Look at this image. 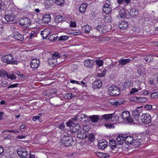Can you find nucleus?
<instances>
[{"label":"nucleus","instance_id":"69168bd1","mask_svg":"<svg viewBox=\"0 0 158 158\" xmlns=\"http://www.w3.org/2000/svg\"><path fill=\"white\" fill-rule=\"evenodd\" d=\"M17 75L19 77L22 78H24L25 77L24 74H20L19 73H18L17 72Z\"/></svg>","mask_w":158,"mask_h":158},{"label":"nucleus","instance_id":"052dcab7","mask_svg":"<svg viewBox=\"0 0 158 158\" xmlns=\"http://www.w3.org/2000/svg\"><path fill=\"white\" fill-rule=\"evenodd\" d=\"M8 131L11 133L13 132L16 133H18L19 132V130L17 129H13L11 130H9Z\"/></svg>","mask_w":158,"mask_h":158},{"label":"nucleus","instance_id":"f8f14e48","mask_svg":"<svg viewBox=\"0 0 158 158\" xmlns=\"http://www.w3.org/2000/svg\"><path fill=\"white\" fill-rule=\"evenodd\" d=\"M136 82L138 83L139 85L137 88L134 87L132 88L131 90L130 91V94H135L142 89L140 85L142 83L141 82L140 80H137L136 81Z\"/></svg>","mask_w":158,"mask_h":158},{"label":"nucleus","instance_id":"4d7b16f0","mask_svg":"<svg viewBox=\"0 0 158 158\" xmlns=\"http://www.w3.org/2000/svg\"><path fill=\"white\" fill-rule=\"evenodd\" d=\"M105 126L107 129H111L114 128V124H105Z\"/></svg>","mask_w":158,"mask_h":158},{"label":"nucleus","instance_id":"79ce46f5","mask_svg":"<svg viewBox=\"0 0 158 158\" xmlns=\"http://www.w3.org/2000/svg\"><path fill=\"white\" fill-rule=\"evenodd\" d=\"M142 141L141 139H136L134 141L133 143L134 145L137 146H140L142 144Z\"/></svg>","mask_w":158,"mask_h":158},{"label":"nucleus","instance_id":"a19ab883","mask_svg":"<svg viewBox=\"0 0 158 158\" xmlns=\"http://www.w3.org/2000/svg\"><path fill=\"white\" fill-rule=\"evenodd\" d=\"M6 8L7 6L6 4L1 1V3H0V10L1 11L6 10Z\"/></svg>","mask_w":158,"mask_h":158},{"label":"nucleus","instance_id":"0e129e2a","mask_svg":"<svg viewBox=\"0 0 158 158\" xmlns=\"http://www.w3.org/2000/svg\"><path fill=\"white\" fill-rule=\"evenodd\" d=\"M52 57H56L57 58V57H60V55L58 53L55 52L53 54Z\"/></svg>","mask_w":158,"mask_h":158},{"label":"nucleus","instance_id":"09e8293b","mask_svg":"<svg viewBox=\"0 0 158 158\" xmlns=\"http://www.w3.org/2000/svg\"><path fill=\"white\" fill-rule=\"evenodd\" d=\"M69 38V37L67 35H62L58 37V41L66 40Z\"/></svg>","mask_w":158,"mask_h":158},{"label":"nucleus","instance_id":"49530a36","mask_svg":"<svg viewBox=\"0 0 158 158\" xmlns=\"http://www.w3.org/2000/svg\"><path fill=\"white\" fill-rule=\"evenodd\" d=\"M75 97V95L72 94L71 93L66 94L64 95V97L65 98L67 99H70Z\"/></svg>","mask_w":158,"mask_h":158},{"label":"nucleus","instance_id":"58836bf2","mask_svg":"<svg viewBox=\"0 0 158 158\" xmlns=\"http://www.w3.org/2000/svg\"><path fill=\"white\" fill-rule=\"evenodd\" d=\"M138 73L140 75L144 74L145 73V69L142 67L139 68L138 70Z\"/></svg>","mask_w":158,"mask_h":158},{"label":"nucleus","instance_id":"338daca9","mask_svg":"<svg viewBox=\"0 0 158 158\" xmlns=\"http://www.w3.org/2000/svg\"><path fill=\"white\" fill-rule=\"evenodd\" d=\"M70 82L71 83L73 84L76 83L77 84L80 85V82L75 80H71Z\"/></svg>","mask_w":158,"mask_h":158},{"label":"nucleus","instance_id":"8fccbe9b","mask_svg":"<svg viewBox=\"0 0 158 158\" xmlns=\"http://www.w3.org/2000/svg\"><path fill=\"white\" fill-rule=\"evenodd\" d=\"M131 86V82L129 80H127L124 83V87L125 88H128Z\"/></svg>","mask_w":158,"mask_h":158},{"label":"nucleus","instance_id":"a18cd8bd","mask_svg":"<svg viewBox=\"0 0 158 158\" xmlns=\"http://www.w3.org/2000/svg\"><path fill=\"white\" fill-rule=\"evenodd\" d=\"M95 62L98 67L102 66L103 65V61L101 59H98L96 60Z\"/></svg>","mask_w":158,"mask_h":158},{"label":"nucleus","instance_id":"e2e57ef3","mask_svg":"<svg viewBox=\"0 0 158 158\" xmlns=\"http://www.w3.org/2000/svg\"><path fill=\"white\" fill-rule=\"evenodd\" d=\"M89 138L90 141H92L94 139V135L93 134H90L89 135Z\"/></svg>","mask_w":158,"mask_h":158},{"label":"nucleus","instance_id":"37998d69","mask_svg":"<svg viewBox=\"0 0 158 158\" xmlns=\"http://www.w3.org/2000/svg\"><path fill=\"white\" fill-rule=\"evenodd\" d=\"M65 33L67 34L70 35L72 36H74L77 35H78L81 34V32H71L69 31H67L65 32Z\"/></svg>","mask_w":158,"mask_h":158},{"label":"nucleus","instance_id":"e433bc0d","mask_svg":"<svg viewBox=\"0 0 158 158\" xmlns=\"http://www.w3.org/2000/svg\"><path fill=\"white\" fill-rule=\"evenodd\" d=\"M99 116L98 115H92L89 116V118H90L91 121L93 123L96 122L99 118Z\"/></svg>","mask_w":158,"mask_h":158},{"label":"nucleus","instance_id":"a211bd4d","mask_svg":"<svg viewBox=\"0 0 158 158\" xmlns=\"http://www.w3.org/2000/svg\"><path fill=\"white\" fill-rule=\"evenodd\" d=\"M103 11L106 14H109L112 11L110 6L108 4H106L103 6Z\"/></svg>","mask_w":158,"mask_h":158},{"label":"nucleus","instance_id":"ddd939ff","mask_svg":"<svg viewBox=\"0 0 158 158\" xmlns=\"http://www.w3.org/2000/svg\"><path fill=\"white\" fill-rule=\"evenodd\" d=\"M88 117L89 116H87L86 114L79 113L77 115L74 117L72 118L71 119L73 121L78 120L81 121L83 119L85 120L86 119H88Z\"/></svg>","mask_w":158,"mask_h":158},{"label":"nucleus","instance_id":"864d4df0","mask_svg":"<svg viewBox=\"0 0 158 158\" xmlns=\"http://www.w3.org/2000/svg\"><path fill=\"white\" fill-rule=\"evenodd\" d=\"M122 103V102L120 100L114 101L110 102L111 104L116 106L119 105L121 104Z\"/></svg>","mask_w":158,"mask_h":158},{"label":"nucleus","instance_id":"4468645a","mask_svg":"<svg viewBox=\"0 0 158 158\" xmlns=\"http://www.w3.org/2000/svg\"><path fill=\"white\" fill-rule=\"evenodd\" d=\"M30 24V21L28 18H23L20 19V24L21 25L27 27L29 26Z\"/></svg>","mask_w":158,"mask_h":158},{"label":"nucleus","instance_id":"0eeeda50","mask_svg":"<svg viewBox=\"0 0 158 158\" xmlns=\"http://www.w3.org/2000/svg\"><path fill=\"white\" fill-rule=\"evenodd\" d=\"M140 120L142 123L148 124L151 122V117L149 114H143L140 117Z\"/></svg>","mask_w":158,"mask_h":158},{"label":"nucleus","instance_id":"c03bdc74","mask_svg":"<svg viewBox=\"0 0 158 158\" xmlns=\"http://www.w3.org/2000/svg\"><path fill=\"white\" fill-rule=\"evenodd\" d=\"M113 114H108L102 115V117L106 120H108L111 119L112 117Z\"/></svg>","mask_w":158,"mask_h":158},{"label":"nucleus","instance_id":"4be33fe9","mask_svg":"<svg viewBox=\"0 0 158 158\" xmlns=\"http://www.w3.org/2000/svg\"><path fill=\"white\" fill-rule=\"evenodd\" d=\"M128 23L126 21L122 22L119 25V28L123 30L127 29L128 27Z\"/></svg>","mask_w":158,"mask_h":158},{"label":"nucleus","instance_id":"f704fd0d","mask_svg":"<svg viewBox=\"0 0 158 158\" xmlns=\"http://www.w3.org/2000/svg\"><path fill=\"white\" fill-rule=\"evenodd\" d=\"M87 5L86 3H84L81 4L80 6L79 10L80 13H83L86 10Z\"/></svg>","mask_w":158,"mask_h":158},{"label":"nucleus","instance_id":"2eb2a0df","mask_svg":"<svg viewBox=\"0 0 158 158\" xmlns=\"http://www.w3.org/2000/svg\"><path fill=\"white\" fill-rule=\"evenodd\" d=\"M108 143L105 139L100 140L98 143V148L99 149L103 150L107 146Z\"/></svg>","mask_w":158,"mask_h":158},{"label":"nucleus","instance_id":"9b49d317","mask_svg":"<svg viewBox=\"0 0 158 158\" xmlns=\"http://www.w3.org/2000/svg\"><path fill=\"white\" fill-rule=\"evenodd\" d=\"M40 65V61L37 59H33L31 62V67L34 70L37 69Z\"/></svg>","mask_w":158,"mask_h":158},{"label":"nucleus","instance_id":"b1692460","mask_svg":"<svg viewBox=\"0 0 158 158\" xmlns=\"http://www.w3.org/2000/svg\"><path fill=\"white\" fill-rule=\"evenodd\" d=\"M134 100L136 102L139 103H144L147 102V98L143 97H136L134 98Z\"/></svg>","mask_w":158,"mask_h":158},{"label":"nucleus","instance_id":"5701e85b","mask_svg":"<svg viewBox=\"0 0 158 158\" xmlns=\"http://www.w3.org/2000/svg\"><path fill=\"white\" fill-rule=\"evenodd\" d=\"M131 60L130 59H121L118 61V65L124 66L129 63Z\"/></svg>","mask_w":158,"mask_h":158},{"label":"nucleus","instance_id":"393cba45","mask_svg":"<svg viewBox=\"0 0 158 158\" xmlns=\"http://www.w3.org/2000/svg\"><path fill=\"white\" fill-rule=\"evenodd\" d=\"M5 19L8 22H12L14 20L15 16L13 14L5 15Z\"/></svg>","mask_w":158,"mask_h":158},{"label":"nucleus","instance_id":"412c9836","mask_svg":"<svg viewBox=\"0 0 158 158\" xmlns=\"http://www.w3.org/2000/svg\"><path fill=\"white\" fill-rule=\"evenodd\" d=\"M125 135L122 134L119 135L117 137V143L118 145H121L124 140L125 141Z\"/></svg>","mask_w":158,"mask_h":158},{"label":"nucleus","instance_id":"7ed1b4c3","mask_svg":"<svg viewBox=\"0 0 158 158\" xmlns=\"http://www.w3.org/2000/svg\"><path fill=\"white\" fill-rule=\"evenodd\" d=\"M120 90L115 85H111L108 88V93L110 95L116 96L120 94Z\"/></svg>","mask_w":158,"mask_h":158},{"label":"nucleus","instance_id":"13d9d810","mask_svg":"<svg viewBox=\"0 0 158 158\" xmlns=\"http://www.w3.org/2000/svg\"><path fill=\"white\" fill-rule=\"evenodd\" d=\"M42 115V113H40L37 116H34L33 117L32 120L34 121H35L37 119H39V118Z\"/></svg>","mask_w":158,"mask_h":158},{"label":"nucleus","instance_id":"bb28decb","mask_svg":"<svg viewBox=\"0 0 158 158\" xmlns=\"http://www.w3.org/2000/svg\"><path fill=\"white\" fill-rule=\"evenodd\" d=\"M54 3V2L53 0H47L44 2V5L45 8L48 9L52 6Z\"/></svg>","mask_w":158,"mask_h":158},{"label":"nucleus","instance_id":"423d86ee","mask_svg":"<svg viewBox=\"0 0 158 158\" xmlns=\"http://www.w3.org/2000/svg\"><path fill=\"white\" fill-rule=\"evenodd\" d=\"M23 33L25 34L24 35L26 36V38L30 39H32L37 36V34L35 31H28V29H26L23 31Z\"/></svg>","mask_w":158,"mask_h":158},{"label":"nucleus","instance_id":"680f3d73","mask_svg":"<svg viewBox=\"0 0 158 158\" xmlns=\"http://www.w3.org/2000/svg\"><path fill=\"white\" fill-rule=\"evenodd\" d=\"M18 85V83H16L15 84H13L10 85L8 88V89L11 88H15L17 87Z\"/></svg>","mask_w":158,"mask_h":158},{"label":"nucleus","instance_id":"39448f33","mask_svg":"<svg viewBox=\"0 0 158 158\" xmlns=\"http://www.w3.org/2000/svg\"><path fill=\"white\" fill-rule=\"evenodd\" d=\"M116 13H118L117 15L118 18H123L126 16V11L123 8L121 7H118L115 10Z\"/></svg>","mask_w":158,"mask_h":158},{"label":"nucleus","instance_id":"aec40b11","mask_svg":"<svg viewBox=\"0 0 158 158\" xmlns=\"http://www.w3.org/2000/svg\"><path fill=\"white\" fill-rule=\"evenodd\" d=\"M102 85V83L100 80H96L92 84L93 88L94 89L99 88Z\"/></svg>","mask_w":158,"mask_h":158},{"label":"nucleus","instance_id":"f3484780","mask_svg":"<svg viewBox=\"0 0 158 158\" xmlns=\"http://www.w3.org/2000/svg\"><path fill=\"white\" fill-rule=\"evenodd\" d=\"M51 32V29L48 28H46L41 31L40 34L43 39H44L47 38L50 33Z\"/></svg>","mask_w":158,"mask_h":158},{"label":"nucleus","instance_id":"603ef678","mask_svg":"<svg viewBox=\"0 0 158 158\" xmlns=\"http://www.w3.org/2000/svg\"><path fill=\"white\" fill-rule=\"evenodd\" d=\"M150 97L152 99H157L158 98V92H155L152 93L150 95Z\"/></svg>","mask_w":158,"mask_h":158},{"label":"nucleus","instance_id":"5fc2aeb1","mask_svg":"<svg viewBox=\"0 0 158 158\" xmlns=\"http://www.w3.org/2000/svg\"><path fill=\"white\" fill-rule=\"evenodd\" d=\"M7 73L4 70H2L0 72V76L2 77H4L6 76Z\"/></svg>","mask_w":158,"mask_h":158},{"label":"nucleus","instance_id":"f257e3e1","mask_svg":"<svg viewBox=\"0 0 158 158\" xmlns=\"http://www.w3.org/2000/svg\"><path fill=\"white\" fill-rule=\"evenodd\" d=\"M14 59L13 56L12 54H9L3 56L2 60L3 62L6 63V64H17L18 62L17 61H13Z\"/></svg>","mask_w":158,"mask_h":158},{"label":"nucleus","instance_id":"ea45409f","mask_svg":"<svg viewBox=\"0 0 158 158\" xmlns=\"http://www.w3.org/2000/svg\"><path fill=\"white\" fill-rule=\"evenodd\" d=\"M110 146L112 149L114 148L116 146V143L114 140L110 139L109 141Z\"/></svg>","mask_w":158,"mask_h":158},{"label":"nucleus","instance_id":"774afa93","mask_svg":"<svg viewBox=\"0 0 158 158\" xmlns=\"http://www.w3.org/2000/svg\"><path fill=\"white\" fill-rule=\"evenodd\" d=\"M70 26L72 27H75L76 26V24L75 22H71V23L70 24Z\"/></svg>","mask_w":158,"mask_h":158},{"label":"nucleus","instance_id":"1a4fd4ad","mask_svg":"<svg viewBox=\"0 0 158 158\" xmlns=\"http://www.w3.org/2000/svg\"><path fill=\"white\" fill-rule=\"evenodd\" d=\"M121 117L124 120H126L128 122H132L134 121L133 119L130 116V112L127 111L123 112Z\"/></svg>","mask_w":158,"mask_h":158},{"label":"nucleus","instance_id":"4c0bfd02","mask_svg":"<svg viewBox=\"0 0 158 158\" xmlns=\"http://www.w3.org/2000/svg\"><path fill=\"white\" fill-rule=\"evenodd\" d=\"M58 35L57 34L52 35L49 38L48 40L50 41H55L57 40H58Z\"/></svg>","mask_w":158,"mask_h":158},{"label":"nucleus","instance_id":"cd10ccee","mask_svg":"<svg viewBox=\"0 0 158 158\" xmlns=\"http://www.w3.org/2000/svg\"><path fill=\"white\" fill-rule=\"evenodd\" d=\"M24 35H21L18 33L14 34L13 37L15 39L20 41H23L24 38Z\"/></svg>","mask_w":158,"mask_h":158},{"label":"nucleus","instance_id":"c9c22d12","mask_svg":"<svg viewBox=\"0 0 158 158\" xmlns=\"http://www.w3.org/2000/svg\"><path fill=\"white\" fill-rule=\"evenodd\" d=\"M82 31L85 33H88L91 29V27L89 25H84L82 28Z\"/></svg>","mask_w":158,"mask_h":158},{"label":"nucleus","instance_id":"6e6d98bb","mask_svg":"<svg viewBox=\"0 0 158 158\" xmlns=\"http://www.w3.org/2000/svg\"><path fill=\"white\" fill-rule=\"evenodd\" d=\"M152 106L151 105L148 104L145 105L144 106V108L147 110H151L152 108Z\"/></svg>","mask_w":158,"mask_h":158},{"label":"nucleus","instance_id":"f03ea898","mask_svg":"<svg viewBox=\"0 0 158 158\" xmlns=\"http://www.w3.org/2000/svg\"><path fill=\"white\" fill-rule=\"evenodd\" d=\"M73 120L71 119L66 123L67 126L70 127V130L73 133L77 132L80 129V127L77 124L73 123Z\"/></svg>","mask_w":158,"mask_h":158},{"label":"nucleus","instance_id":"2f4dec72","mask_svg":"<svg viewBox=\"0 0 158 158\" xmlns=\"http://www.w3.org/2000/svg\"><path fill=\"white\" fill-rule=\"evenodd\" d=\"M133 138L130 136H126L125 135V141L127 144H131L133 143Z\"/></svg>","mask_w":158,"mask_h":158},{"label":"nucleus","instance_id":"7c9ffc66","mask_svg":"<svg viewBox=\"0 0 158 158\" xmlns=\"http://www.w3.org/2000/svg\"><path fill=\"white\" fill-rule=\"evenodd\" d=\"M48 61L49 64L52 66L55 65L57 63L56 58L52 57L48 59Z\"/></svg>","mask_w":158,"mask_h":158},{"label":"nucleus","instance_id":"9d476101","mask_svg":"<svg viewBox=\"0 0 158 158\" xmlns=\"http://www.w3.org/2000/svg\"><path fill=\"white\" fill-rule=\"evenodd\" d=\"M73 139L72 137L64 136L62 139V142L66 146L68 147L71 146L72 145Z\"/></svg>","mask_w":158,"mask_h":158},{"label":"nucleus","instance_id":"de8ad7c7","mask_svg":"<svg viewBox=\"0 0 158 158\" xmlns=\"http://www.w3.org/2000/svg\"><path fill=\"white\" fill-rule=\"evenodd\" d=\"M6 77L10 79L11 80L15 79L16 78L15 75L13 73L12 74L7 73V74H6Z\"/></svg>","mask_w":158,"mask_h":158},{"label":"nucleus","instance_id":"a878e982","mask_svg":"<svg viewBox=\"0 0 158 158\" xmlns=\"http://www.w3.org/2000/svg\"><path fill=\"white\" fill-rule=\"evenodd\" d=\"M106 27L103 25H98L96 27V29L102 34L105 33L106 32Z\"/></svg>","mask_w":158,"mask_h":158},{"label":"nucleus","instance_id":"c85d7f7f","mask_svg":"<svg viewBox=\"0 0 158 158\" xmlns=\"http://www.w3.org/2000/svg\"><path fill=\"white\" fill-rule=\"evenodd\" d=\"M129 14L131 18L136 17L138 14V11L135 9L133 8L130 10Z\"/></svg>","mask_w":158,"mask_h":158},{"label":"nucleus","instance_id":"473e14b6","mask_svg":"<svg viewBox=\"0 0 158 158\" xmlns=\"http://www.w3.org/2000/svg\"><path fill=\"white\" fill-rule=\"evenodd\" d=\"M64 20V18L60 15H56L54 18V21L56 23H59Z\"/></svg>","mask_w":158,"mask_h":158},{"label":"nucleus","instance_id":"c756f323","mask_svg":"<svg viewBox=\"0 0 158 158\" xmlns=\"http://www.w3.org/2000/svg\"><path fill=\"white\" fill-rule=\"evenodd\" d=\"M51 20V15L49 14H45L43 15L42 21L45 23H47L50 22Z\"/></svg>","mask_w":158,"mask_h":158},{"label":"nucleus","instance_id":"20e7f679","mask_svg":"<svg viewBox=\"0 0 158 158\" xmlns=\"http://www.w3.org/2000/svg\"><path fill=\"white\" fill-rule=\"evenodd\" d=\"M90 128L88 126L83 127L80 131L77 134V137L81 139L86 138L87 136V131H89Z\"/></svg>","mask_w":158,"mask_h":158},{"label":"nucleus","instance_id":"dca6fc26","mask_svg":"<svg viewBox=\"0 0 158 158\" xmlns=\"http://www.w3.org/2000/svg\"><path fill=\"white\" fill-rule=\"evenodd\" d=\"M133 114L134 118V121L133 122H134L135 120L136 121L135 123H140V119L139 118L140 115V111L137 110H135L133 112Z\"/></svg>","mask_w":158,"mask_h":158},{"label":"nucleus","instance_id":"6ab92c4d","mask_svg":"<svg viewBox=\"0 0 158 158\" xmlns=\"http://www.w3.org/2000/svg\"><path fill=\"white\" fill-rule=\"evenodd\" d=\"M94 63V61L90 59H87L84 61V65L87 68H92Z\"/></svg>","mask_w":158,"mask_h":158},{"label":"nucleus","instance_id":"72a5a7b5","mask_svg":"<svg viewBox=\"0 0 158 158\" xmlns=\"http://www.w3.org/2000/svg\"><path fill=\"white\" fill-rule=\"evenodd\" d=\"M110 154L105 153L103 152H98L96 153L97 155L99 157L101 158H106L109 157L110 156Z\"/></svg>","mask_w":158,"mask_h":158},{"label":"nucleus","instance_id":"6e6552de","mask_svg":"<svg viewBox=\"0 0 158 158\" xmlns=\"http://www.w3.org/2000/svg\"><path fill=\"white\" fill-rule=\"evenodd\" d=\"M17 152L19 156L22 158H25L28 155V153L26 148L19 147L17 150Z\"/></svg>","mask_w":158,"mask_h":158},{"label":"nucleus","instance_id":"bf43d9fd","mask_svg":"<svg viewBox=\"0 0 158 158\" xmlns=\"http://www.w3.org/2000/svg\"><path fill=\"white\" fill-rule=\"evenodd\" d=\"M106 73V70H104L102 71V72L101 73H98V76L100 77H103L105 76Z\"/></svg>","mask_w":158,"mask_h":158},{"label":"nucleus","instance_id":"3c124183","mask_svg":"<svg viewBox=\"0 0 158 158\" xmlns=\"http://www.w3.org/2000/svg\"><path fill=\"white\" fill-rule=\"evenodd\" d=\"M55 2L58 5L62 6L64 2V0H55Z\"/></svg>","mask_w":158,"mask_h":158}]
</instances>
